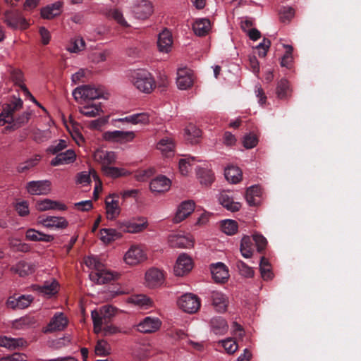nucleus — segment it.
<instances>
[{"label": "nucleus", "instance_id": "nucleus-1", "mask_svg": "<svg viewBox=\"0 0 361 361\" xmlns=\"http://www.w3.org/2000/svg\"><path fill=\"white\" fill-rule=\"evenodd\" d=\"M23 102L20 98H15L10 103L2 106L0 113V126L5 127V131H13L26 124L31 116V113L24 111L18 116H15L17 111L23 108Z\"/></svg>", "mask_w": 361, "mask_h": 361}, {"label": "nucleus", "instance_id": "nucleus-2", "mask_svg": "<svg viewBox=\"0 0 361 361\" xmlns=\"http://www.w3.org/2000/svg\"><path fill=\"white\" fill-rule=\"evenodd\" d=\"M130 80L133 85L142 93L149 94L156 87V82L153 75L145 68L132 71Z\"/></svg>", "mask_w": 361, "mask_h": 361}, {"label": "nucleus", "instance_id": "nucleus-3", "mask_svg": "<svg viewBox=\"0 0 361 361\" xmlns=\"http://www.w3.org/2000/svg\"><path fill=\"white\" fill-rule=\"evenodd\" d=\"M104 90L101 87L91 85H82L73 91V96L75 100H94L104 97Z\"/></svg>", "mask_w": 361, "mask_h": 361}, {"label": "nucleus", "instance_id": "nucleus-4", "mask_svg": "<svg viewBox=\"0 0 361 361\" xmlns=\"http://www.w3.org/2000/svg\"><path fill=\"white\" fill-rule=\"evenodd\" d=\"M147 259V254L144 249L140 246L133 245L127 250L123 257L126 264L135 266Z\"/></svg>", "mask_w": 361, "mask_h": 361}, {"label": "nucleus", "instance_id": "nucleus-5", "mask_svg": "<svg viewBox=\"0 0 361 361\" xmlns=\"http://www.w3.org/2000/svg\"><path fill=\"white\" fill-rule=\"evenodd\" d=\"M178 305L185 312L192 314L200 309V300L197 295L186 293L178 299Z\"/></svg>", "mask_w": 361, "mask_h": 361}, {"label": "nucleus", "instance_id": "nucleus-6", "mask_svg": "<svg viewBox=\"0 0 361 361\" xmlns=\"http://www.w3.org/2000/svg\"><path fill=\"white\" fill-rule=\"evenodd\" d=\"M4 16V22L11 29L25 30L29 26L26 19L17 11H6Z\"/></svg>", "mask_w": 361, "mask_h": 361}, {"label": "nucleus", "instance_id": "nucleus-7", "mask_svg": "<svg viewBox=\"0 0 361 361\" xmlns=\"http://www.w3.org/2000/svg\"><path fill=\"white\" fill-rule=\"evenodd\" d=\"M37 223L50 229H64L68 226V221L63 216H40L37 218Z\"/></svg>", "mask_w": 361, "mask_h": 361}, {"label": "nucleus", "instance_id": "nucleus-8", "mask_svg": "<svg viewBox=\"0 0 361 361\" xmlns=\"http://www.w3.org/2000/svg\"><path fill=\"white\" fill-rule=\"evenodd\" d=\"M135 137V133L133 131L114 130L106 131L103 134V138L106 141L121 144L132 142Z\"/></svg>", "mask_w": 361, "mask_h": 361}, {"label": "nucleus", "instance_id": "nucleus-9", "mask_svg": "<svg viewBox=\"0 0 361 361\" xmlns=\"http://www.w3.org/2000/svg\"><path fill=\"white\" fill-rule=\"evenodd\" d=\"M132 11L135 18L145 20L153 13V4L148 0H137L133 3Z\"/></svg>", "mask_w": 361, "mask_h": 361}, {"label": "nucleus", "instance_id": "nucleus-10", "mask_svg": "<svg viewBox=\"0 0 361 361\" xmlns=\"http://www.w3.org/2000/svg\"><path fill=\"white\" fill-rule=\"evenodd\" d=\"M25 188L31 195H47L51 190V184L48 180H32L27 183Z\"/></svg>", "mask_w": 361, "mask_h": 361}, {"label": "nucleus", "instance_id": "nucleus-11", "mask_svg": "<svg viewBox=\"0 0 361 361\" xmlns=\"http://www.w3.org/2000/svg\"><path fill=\"white\" fill-rule=\"evenodd\" d=\"M194 82L193 72L187 67H180L177 70L176 84L180 90L190 88Z\"/></svg>", "mask_w": 361, "mask_h": 361}, {"label": "nucleus", "instance_id": "nucleus-12", "mask_svg": "<svg viewBox=\"0 0 361 361\" xmlns=\"http://www.w3.org/2000/svg\"><path fill=\"white\" fill-rule=\"evenodd\" d=\"M115 198H118V193L109 194L105 200L106 218L110 220L116 219L121 213L118 201Z\"/></svg>", "mask_w": 361, "mask_h": 361}, {"label": "nucleus", "instance_id": "nucleus-13", "mask_svg": "<svg viewBox=\"0 0 361 361\" xmlns=\"http://www.w3.org/2000/svg\"><path fill=\"white\" fill-rule=\"evenodd\" d=\"M169 244L172 247L191 248L194 246V238L190 235L171 234L169 236Z\"/></svg>", "mask_w": 361, "mask_h": 361}, {"label": "nucleus", "instance_id": "nucleus-14", "mask_svg": "<svg viewBox=\"0 0 361 361\" xmlns=\"http://www.w3.org/2000/svg\"><path fill=\"white\" fill-rule=\"evenodd\" d=\"M161 326V321L158 317H146L137 324V330L145 334L157 331Z\"/></svg>", "mask_w": 361, "mask_h": 361}, {"label": "nucleus", "instance_id": "nucleus-15", "mask_svg": "<svg viewBox=\"0 0 361 361\" xmlns=\"http://www.w3.org/2000/svg\"><path fill=\"white\" fill-rule=\"evenodd\" d=\"M68 325V319L62 312H56L50 320L45 333L63 330Z\"/></svg>", "mask_w": 361, "mask_h": 361}, {"label": "nucleus", "instance_id": "nucleus-16", "mask_svg": "<svg viewBox=\"0 0 361 361\" xmlns=\"http://www.w3.org/2000/svg\"><path fill=\"white\" fill-rule=\"evenodd\" d=\"M192 268V259L185 254L180 255L174 267V273L176 276H182L188 273Z\"/></svg>", "mask_w": 361, "mask_h": 361}, {"label": "nucleus", "instance_id": "nucleus-17", "mask_svg": "<svg viewBox=\"0 0 361 361\" xmlns=\"http://www.w3.org/2000/svg\"><path fill=\"white\" fill-rule=\"evenodd\" d=\"M94 159L102 166V170L115 163L116 156L114 152L97 149L94 153Z\"/></svg>", "mask_w": 361, "mask_h": 361}, {"label": "nucleus", "instance_id": "nucleus-18", "mask_svg": "<svg viewBox=\"0 0 361 361\" xmlns=\"http://www.w3.org/2000/svg\"><path fill=\"white\" fill-rule=\"evenodd\" d=\"M147 286L150 288H155L161 286L164 282V273L156 268L149 269L145 274Z\"/></svg>", "mask_w": 361, "mask_h": 361}, {"label": "nucleus", "instance_id": "nucleus-19", "mask_svg": "<svg viewBox=\"0 0 361 361\" xmlns=\"http://www.w3.org/2000/svg\"><path fill=\"white\" fill-rule=\"evenodd\" d=\"M148 226L145 218H140L137 221H130L122 224L121 228L124 232L130 233H137L144 231Z\"/></svg>", "mask_w": 361, "mask_h": 361}, {"label": "nucleus", "instance_id": "nucleus-20", "mask_svg": "<svg viewBox=\"0 0 361 361\" xmlns=\"http://www.w3.org/2000/svg\"><path fill=\"white\" fill-rule=\"evenodd\" d=\"M10 76L14 84L20 87L24 93V95L30 99L34 100V97L24 83V75L22 71L18 68H11L10 69Z\"/></svg>", "mask_w": 361, "mask_h": 361}, {"label": "nucleus", "instance_id": "nucleus-21", "mask_svg": "<svg viewBox=\"0 0 361 361\" xmlns=\"http://www.w3.org/2000/svg\"><path fill=\"white\" fill-rule=\"evenodd\" d=\"M210 270L214 280L217 283H224L229 277L228 269L222 262L212 264Z\"/></svg>", "mask_w": 361, "mask_h": 361}, {"label": "nucleus", "instance_id": "nucleus-22", "mask_svg": "<svg viewBox=\"0 0 361 361\" xmlns=\"http://www.w3.org/2000/svg\"><path fill=\"white\" fill-rule=\"evenodd\" d=\"M90 279L97 284H104L111 281L114 279V275L102 267L97 271H92L90 274Z\"/></svg>", "mask_w": 361, "mask_h": 361}, {"label": "nucleus", "instance_id": "nucleus-23", "mask_svg": "<svg viewBox=\"0 0 361 361\" xmlns=\"http://www.w3.org/2000/svg\"><path fill=\"white\" fill-rule=\"evenodd\" d=\"M63 2L58 1L41 8L40 15L44 19L51 20L59 16L62 12Z\"/></svg>", "mask_w": 361, "mask_h": 361}, {"label": "nucleus", "instance_id": "nucleus-24", "mask_svg": "<svg viewBox=\"0 0 361 361\" xmlns=\"http://www.w3.org/2000/svg\"><path fill=\"white\" fill-rule=\"evenodd\" d=\"M195 209L193 201L188 200L183 202L178 207L176 216L173 219L175 223H180L185 219Z\"/></svg>", "mask_w": 361, "mask_h": 361}, {"label": "nucleus", "instance_id": "nucleus-25", "mask_svg": "<svg viewBox=\"0 0 361 361\" xmlns=\"http://www.w3.org/2000/svg\"><path fill=\"white\" fill-rule=\"evenodd\" d=\"M171 182L164 176H158L151 180L149 188L153 192H164L170 189Z\"/></svg>", "mask_w": 361, "mask_h": 361}, {"label": "nucleus", "instance_id": "nucleus-26", "mask_svg": "<svg viewBox=\"0 0 361 361\" xmlns=\"http://www.w3.org/2000/svg\"><path fill=\"white\" fill-rule=\"evenodd\" d=\"M212 305L216 312L223 313L227 310L228 299L226 295L219 291H213L211 295Z\"/></svg>", "mask_w": 361, "mask_h": 361}, {"label": "nucleus", "instance_id": "nucleus-27", "mask_svg": "<svg viewBox=\"0 0 361 361\" xmlns=\"http://www.w3.org/2000/svg\"><path fill=\"white\" fill-rule=\"evenodd\" d=\"M36 209L38 211L43 212L50 209H56L59 211H64L66 209V206L58 201L51 200L50 199H44L39 200L36 202Z\"/></svg>", "mask_w": 361, "mask_h": 361}, {"label": "nucleus", "instance_id": "nucleus-28", "mask_svg": "<svg viewBox=\"0 0 361 361\" xmlns=\"http://www.w3.org/2000/svg\"><path fill=\"white\" fill-rule=\"evenodd\" d=\"M76 159L75 152L72 149H68L65 152L59 153L51 161V165L56 166L73 163Z\"/></svg>", "mask_w": 361, "mask_h": 361}, {"label": "nucleus", "instance_id": "nucleus-29", "mask_svg": "<svg viewBox=\"0 0 361 361\" xmlns=\"http://www.w3.org/2000/svg\"><path fill=\"white\" fill-rule=\"evenodd\" d=\"M173 44L171 33L165 30L159 35L157 45L159 50L164 53H168L171 51Z\"/></svg>", "mask_w": 361, "mask_h": 361}, {"label": "nucleus", "instance_id": "nucleus-30", "mask_svg": "<svg viewBox=\"0 0 361 361\" xmlns=\"http://www.w3.org/2000/svg\"><path fill=\"white\" fill-rule=\"evenodd\" d=\"M152 353V347L149 343H142L134 346L132 355L137 360H144L149 357Z\"/></svg>", "mask_w": 361, "mask_h": 361}, {"label": "nucleus", "instance_id": "nucleus-31", "mask_svg": "<svg viewBox=\"0 0 361 361\" xmlns=\"http://www.w3.org/2000/svg\"><path fill=\"white\" fill-rule=\"evenodd\" d=\"M292 89L289 82L284 78L281 79L277 84L276 94L280 99H288L292 96Z\"/></svg>", "mask_w": 361, "mask_h": 361}, {"label": "nucleus", "instance_id": "nucleus-32", "mask_svg": "<svg viewBox=\"0 0 361 361\" xmlns=\"http://www.w3.org/2000/svg\"><path fill=\"white\" fill-rule=\"evenodd\" d=\"M25 238L31 241H42V242H51L54 240V237L52 235L46 234L34 228H29L25 233Z\"/></svg>", "mask_w": 361, "mask_h": 361}, {"label": "nucleus", "instance_id": "nucleus-33", "mask_svg": "<svg viewBox=\"0 0 361 361\" xmlns=\"http://www.w3.org/2000/svg\"><path fill=\"white\" fill-rule=\"evenodd\" d=\"M219 201L224 207L231 212L238 211L241 207L239 202L233 201L228 192H222L219 195Z\"/></svg>", "mask_w": 361, "mask_h": 361}, {"label": "nucleus", "instance_id": "nucleus-34", "mask_svg": "<svg viewBox=\"0 0 361 361\" xmlns=\"http://www.w3.org/2000/svg\"><path fill=\"white\" fill-rule=\"evenodd\" d=\"M34 288L41 294L51 296L58 292L59 283L55 279H52L51 281H46L42 286L36 285Z\"/></svg>", "mask_w": 361, "mask_h": 361}, {"label": "nucleus", "instance_id": "nucleus-35", "mask_svg": "<svg viewBox=\"0 0 361 361\" xmlns=\"http://www.w3.org/2000/svg\"><path fill=\"white\" fill-rule=\"evenodd\" d=\"M211 29L210 21L207 18L197 19L192 24V30L197 36H204Z\"/></svg>", "mask_w": 361, "mask_h": 361}, {"label": "nucleus", "instance_id": "nucleus-36", "mask_svg": "<svg viewBox=\"0 0 361 361\" xmlns=\"http://www.w3.org/2000/svg\"><path fill=\"white\" fill-rule=\"evenodd\" d=\"M224 175L226 180L231 183H237L242 180V171L237 166H228L225 169Z\"/></svg>", "mask_w": 361, "mask_h": 361}, {"label": "nucleus", "instance_id": "nucleus-37", "mask_svg": "<svg viewBox=\"0 0 361 361\" xmlns=\"http://www.w3.org/2000/svg\"><path fill=\"white\" fill-rule=\"evenodd\" d=\"M25 343V341L21 338L0 337V345L8 349H16L18 347L23 346Z\"/></svg>", "mask_w": 361, "mask_h": 361}, {"label": "nucleus", "instance_id": "nucleus-38", "mask_svg": "<svg viewBox=\"0 0 361 361\" xmlns=\"http://www.w3.org/2000/svg\"><path fill=\"white\" fill-rule=\"evenodd\" d=\"M197 176L200 182L202 185H204L206 186L212 184L214 181V173L209 169L199 168L197 169Z\"/></svg>", "mask_w": 361, "mask_h": 361}, {"label": "nucleus", "instance_id": "nucleus-39", "mask_svg": "<svg viewBox=\"0 0 361 361\" xmlns=\"http://www.w3.org/2000/svg\"><path fill=\"white\" fill-rule=\"evenodd\" d=\"M212 331L217 335H224L228 331V325L225 319L219 317L211 322Z\"/></svg>", "mask_w": 361, "mask_h": 361}, {"label": "nucleus", "instance_id": "nucleus-40", "mask_svg": "<svg viewBox=\"0 0 361 361\" xmlns=\"http://www.w3.org/2000/svg\"><path fill=\"white\" fill-rule=\"evenodd\" d=\"M120 237L121 235L116 229L102 228L100 230V239L105 244H109Z\"/></svg>", "mask_w": 361, "mask_h": 361}, {"label": "nucleus", "instance_id": "nucleus-41", "mask_svg": "<svg viewBox=\"0 0 361 361\" xmlns=\"http://www.w3.org/2000/svg\"><path fill=\"white\" fill-rule=\"evenodd\" d=\"M116 309L111 305H104L97 310L99 317L106 324L111 318L115 316Z\"/></svg>", "mask_w": 361, "mask_h": 361}, {"label": "nucleus", "instance_id": "nucleus-42", "mask_svg": "<svg viewBox=\"0 0 361 361\" xmlns=\"http://www.w3.org/2000/svg\"><path fill=\"white\" fill-rule=\"evenodd\" d=\"M79 111L87 117L93 118L99 116L102 110L99 105L92 104L80 106Z\"/></svg>", "mask_w": 361, "mask_h": 361}, {"label": "nucleus", "instance_id": "nucleus-43", "mask_svg": "<svg viewBox=\"0 0 361 361\" xmlns=\"http://www.w3.org/2000/svg\"><path fill=\"white\" fill-rule=\"evenodd\" d=\"M261 195V189L257 185H253L247 188L245 194L246 200L250 206H255L257 203L256 197Z\"/></svg>", "mask_w": 361, "mask_h": 361}, {"label": "nucleus", "instance_id": "nucleus-44", "mask_svg": "<svg viewBox=\"0 0 361 361\" xmlns=\"http://www.w3.org/2000/svg\"><path fill=\"white\" fill-rule=\"evenodd\" d=\"M175 144L173 140L169 137L163 138L157 143V149L166 156H168L169 154L173 152Z\"/></svg>", "mask_w": 361, "mask_h": 361}, {"label": "nucleus", "instance_id": "nucleus-45", "mask_svg": "<svg viewBox=\"0 0 361 361\" xmlns=\"http://www.w3.org/2000/svg\"><path fill=\"white\" fill-rule=\"evenodd\" d=\"M240 250L245 258H250L253 255L252 243L249 236H244L240 243Z\"/></svg>", "mask_w": 361, "mask_h": 361}, {"label": "nucleus", "instance_id": "nucleus-46", "mask_svg": "<svg viewBox=\"0 0 361 361\" xmlns=\"http://www.w3.org/2000/svg\"><path fill=\"white\" fill-rule=\"evenodd\" d=\"M130 302L145 309L152 305V300L145 295H136L132 296L130 298Z\"/></svg>", "mask_w": 361, "mask_h": 361}, {"label": "nucleus", "instance_id": "nucleus-47", "mask_svg": "<svg viewBox=\"0 0 361 361\" xmlns=\"http://www.w3.org/2000/svg\"><path fill=\"white\" fill-rule=\"evenodd\" d=\"M221 228L224 233L232 235L238 231V224L234 220L226 219L221 221Z\"/></svg>", "mask_w": 361, "mask_h": 361}, {"label": "nucleus", "instance_id": "nucleus-48", "mask_svg": "<svg viewBox=\"0 0 361 361\" xmlns=\"http://www.w3.org/2000/svg\"><path fill=\"white\" fill-rule=\"evenodd\" d=\"M185 131L186 140L191 143L196 142V139L200 137L202 134L200 129L192 124L188 126Z\"/></svg>", "mask_w": 361, "mask_h": 361}, {"label": "nucleus", "instance_id": "nucleus-49", "mask_svg": "<svg viewBox=\"0 0 361 361\" xmlns=\"http://www.w3.org/2000/svg\"><path fill=\"white\" fill-rule=\"evenodd\" d=\"M35 271V266L30 263L25 262H20L17 264L16 267V271L20 276H27Z\"/></svg>", "mask_w": 361, "mask_h": 361}, {"label": "nucleus", "instance_id": "nucleus-50", "mask_svg": "<svg viewBox=\"0 0 361 361\" xmlns=\"http://www.w3.org/2000/svg\"><path fill=\"white\" fill-rule=\"evenodd\" d=\"M259 269L262 277L264 280H269L272 279L273 274L270 269V264L268 259L264 257L261 258Z\"/></svg>", "mask_w": 361, "mask_h": 361}, {"label": "nucleus", "instance_id": "nucleus-51", "mask_svg": "<svg viewBox=\"0 0 361 361\" xmlns=\"http://www.w3.org/2000/svg\"><path fill=\"white\" fill-rule=\"evenodd\" d=\"M105 176L111 178H118L127 175V171L124 169L111 166L110 165L102 169Z\"/></svg>", "mask_w": 361, "mask_h": 361}, {"label": "nucleus", "instance_id": "nucleus-52", "mask_svg": "<svg viewBox=\"0 0 361 361\" xmlns=\"http://www.w3.org/2000/svg\"><path fill=\"white\" fill-rule=\"evenodd\" d=\"M194 161H195L194 157H186L179 161V171L182 175L187 176L188 174Z\"/></svg>", "mask_w": 361, "mask_h": 361}, {"label": "nucleus", "instance_id": "nucleus-53", "mask_svg": "<svg viewBox=\"0 0 361 361\" xmlns=\"http://www.w3.org/2000/svg\"><path fill=\"white\" fill-rule=\"evenodd\" d=\"M85 46V43L82 38H75L71 42L67 47V50L71 53H78L83 50Z\"/></svg>", "mask_w": 361, "mask_h": 361}, {"label": "nucleus", "instance_id": "nucleus-54", "mask_svg": "<svg viewBox=\"0 0 361 361\" xmlns=\"http://www.w3.org/2000/svg\"><path fill=\"white\" fill-rule=\"evenodd\" d=\"M236 267L240 274L246 278H252L254 276L253 269L247 265L244 262L239 260L236 263Z\"/></svg>", "mask_w": 361, "mask_h": 361}, {"label": "nucleus", "instance_id": "nucleus-55", "mask_svg": "<svg viewBox=\"0 0 361 361\" xmlns=\"http://www.w3.org/2000/svg\"><path fill=\"white\" fill-rule=\"evenodd\" d=\"M286 49V53L282 57L281 66L289 68L293 62V48L291 45H283Z\"/></svg>", "mask_w": 361, "mask_h": 361}, {"label": "nucleus", "instance_id": "nucleus-56", "mask_svg": "<svg viewBox=\"0 0 361 361\" xmlns=\"http://www.w3.org/2000/svg\"><path fill=\"white\" fill-rule=\"evenodd\" d=\"M91 317L93 322V329L95 334H103L102 325L106 324L104 322L102 321L97 314V310H94L91 312Z\"/></svg>", "mask_w": 361, "mask_h": 361}, {"label": "nucleus", "instance_id": "nucleus-57", "mask_svg": "<svg viewBox=\"0 0 361 361\" xmlns=\"http://www.w3.org/2000/svg\"><path fill=\"white\" fill-rule=\"evenodd\" d=\"M95 353L100 356L107 355L110 353V346L104 340H99L95 346Z\"/></svg>", "mask_w": 361, "mask_h": 361}, {"label": "nucleus", "instance_id": "nucleus-58", "mask_svg": "<svg viewBox=\"0 0 361 361\" xmlns=\"http://www.w3.org/2000/svg\"><path fill=\"white\" fill-rule=\"evenodd\" d=\"M280 20L283 23L289 22L295 16V11L293 8L284 6L280 10Z\"/></svg>", "mask_w": 361, "mask_h": 361}, {"label": "nucleus", "instance_id": "nucleus-59", "mask_svg": "<svg viewBox=\"0 0 361 361\" xmlns=\"http://www.w3.org/2000/svg\"><path fill=\"white\" fill-rule=\"evenodd\" d=\"M221 343L226 353L228 354L234 353L238 348L237 343L231 338L222 340Z\"/></svg>", "mask_w": 361, "mask_h": 361}, {"label": "nucleus", "instance_id": "nucleus-60", "mask_svg": "<svg viewBox=\"0 0 361 361\" xmlns=\"http://www.w3.org/2000/svg\"><path fill=\"white\" fill-rule=\"evenodd\" d=\"M149 121L148 114L145 113L130 115V123L134 125L142 123L146 124Z\"/></svg>", "mask_w": 361, "mask_h": 361}, {"label": "nucleus", "instance_id": "nucleus-61", "mask_svg": "<svg viewBox=\"0 0 361 361\" xmlns=\"http://www.w3.org/2000/svg\"><path fill=\"white\" fill-rule=\"evenodd\" d=\"M85 264L87 267L93 269L94 271L98 270L103 266L102 263L100 262L99 259L94 256H89L85 259Z\"/></svg>", "mask_w": 361, "mask_h": 361}, {"label": "nucleus", "instance_id": "nucleus-62", "mask_svg": "<svg viewBox=\"0 0 361 361\" xmlns=\"http://www.w3.org/2000/svg\"><path fill=\"white\" fill-rule=\"evenodd\" d=\"M271 46V42L269 39L264 38L262 42H260L256 49L258 50V55L260 57H265L267 51Z\"/></svg>", "mask_w": 361, "mask_h": 361}, {"label": "nucleus", "instance_id": "nucleus-63", "mask_svg": "<svg viewBox=\"0 0 361 361\" xmlns=\"http://www.w3.org/2000/svg\"><path fill=\"white\" fill-rule=\"evenodd\" d=\"M109 52L106 50L99 52H94L90 56V59L93 63H99L106 60Z\"/></svg>", "mask_w": 361, "mask_h": 361}, {"label": "nucleus", "instance_id": "nucleus-64", "mask_svg": "<svg viewBox=\"0 0 361 361\" xmlns=\"http://www.w3.org/2000/svg\"><path fill=\"white\" fill-rule=\"evenodd\" d=\"M258 140L254 134H249L243 138V146L246 149H252L257 144Z\"/></svg>", "mask_w": 361, "mask_h": 361}]
</instances>
